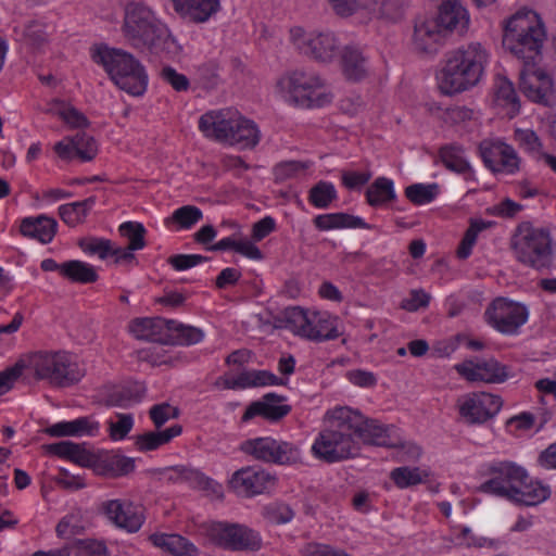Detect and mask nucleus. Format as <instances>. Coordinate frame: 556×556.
<instances>
[{
    "label": "nucleus",
    "mask_w": 556,
    "mask_h": 556,
    "mask_svg": "<svg viewBox=\"0 0 556 556\" xmlns=\"http://www.w3.org/2000/svg\"><path fill=\"white\" fill-rule=\"evenodd\" d=\"M182 431L180 425H174L163 431H149L140 434L136 439V445L139 451H154L160 446L167 444Z\"/></svg>",
    "instance_id": "33"
},
{
    "label": "nucleus",
    "mask_w": 556,
    "mask_h": 556,
    "mask_svg": "<svg viewBox=\"0 0 556 556\" xmlns=\"http://www.w3.org/2000/svg\"><path fill=\"white\" fill-rule=\"evenodd\" d=\"M203 218L202 211L194 205H184L174 211L165 222L175 223L181 229H190Z\"/></svg>",
    "instance_id": "43"
},
{
    "label": "nucleus",
    "mask_w": 556,
    "mask_h": 556,
    "mask_svg": "<svg viewBox=\"0 0 556 556\" xmlns=\"http://www.w3.org/2000/svg\"><path fill=\"white\" fill-rule=\"evenodd\" d=\"M78 245L85 253L98 255L101 260H105L112 252L111 240L104 238H81L78 241Z\"/></svg>",
    "instance_id": "47"
},
{
    "label": "nucleus",
    "mask_w": 556,
    "mask_h": 556,
    "mask_svg": "<svg viewBox=\"0 0 556 556\" xmlns=\"http://www.w3.org/2000/svg\"><path fill=\"white\" fill-rule=\"evenodd\" d=\"M431 18L447 36L453 31L462 34L469 25V14L462 0H442L437 15Z\"/></svg>",
    "instance_id": "23"
},
{
    "label": "nucleus",
    "mask_w": 556,
    "mask_h": 556,
    "mask_svg": "<svg viewBox=\"0 0 556 556\" xmlns=\"http://www.w3.org/2000/svg\"><path fill=\"white\" fill-rule=\"evenodd\" d=\"M210 257L200 254H175L168 257V264L178 271L187 270L203 262L208 261Z\"/></svg>",
    "instance_id": "55"
},
{
    "label": "nucleus",
    "mask_w": 556,
    "mask_h": 556,
    "mask_svg": "<svg viewBox=\"0 0 556 556\" xmlns=\"http://www.w3.org/2000/svg\"><path fill=\"white\" fill-rule=\"evenodd\" d=\"M166 471L169 472L170 481H185L192 488L222 495V485L197 469L178 465L167 468Z\"/></svg>",
    "instance_id": "26"
},
{
    "label": "nucleus",
    "mask_w": 556,
    "mask_h": 556,
    "mask_svg": "<svg viewBox=\"0 0 556 556\" xmlns=\"http://www.w3.org/2000/svg\"><path fill=\"white\" fill-rule=\"evenodd\" d=\"M169 337L173 342L169 345H191L199 343L204 338V333L200 328L186 326L175 320V325L170 327Z\"/></svg>",
    "instance_id": "40"
},
{
    "label": "nucleus",
    "mask_w": 556,
    "mask_h": 556,
    "mask_svg": "<svg viewBox=\"0 0 556 556\" xmlns=\"http://www.w3.org/2000/svg\"><path fill=\"white\" fill-rule=\"evenodd\" d=\"M495 225V222L492 220H483L471 218L469 223V227L465 231V235L457 248L456 254L460 260H466L470 256L473 245L477 242L478 235L491 228Z\"/></svg>",
    "instance_id": "38"
},
{
    "label": "nucleus",
    "mask_w": 556,
    "mask_h": 556,
    "mask_svg": "<svg viewBox=\"0 0 556 556\" xmlns=\"http://www.w3.org/2000/svg\"><path fill=\"white\" fill-rule=\"evenodd\" d=\"M427 473H424L418 467H397L390 472V478L400 489H406L424 481Z\"/></svg>",
    "instance_id": "44"
},
{
    "label": "nucleus",
    "mask_w": 556,
    "mask_h": 556,
    "mask_svg": "<svg viewBox=\"0 0 556 556\" xmlns=\"http://www.w3.org/2000/svg\"><path fill=\"white\" fill-rule=\"evenodd\" d=\"M78 556H109V549L103 541L79 539L74 542Z\"/></svg>",
    "instance_id": "52"
},
{
    "label": "nucleus",
    "mask_w": 556,
    "mask_h": 556,
    "mask_svg": "<svg viewBox=\"0 0 556 556\" xmlns=\"http://www.w3.org/2000/svg\"><path fill=\"white\" fill-rule=\"evenodd\" d=\"M480 154L485 166L492 172L515 174L519 170L520 159L516 150L503 141L482 142Z\"/></svg>",
    "instance_id": "17"
},
{
    "label": "nucleus",
    "mask_w": 556,
    "mask_h": 556,
    "mask_svg": "<svg viewBox=\"0 0 556 556\" xmlns=\"http://www.w3.org/2000/svg\"><path fill=\"white\" fill-rule=\"evenodd\" d=\"M75 144V154L84 162L92 161L98 153V144L94 138L85 131H79L72 137Z\"/></svg>",
    "instance_id": "46"
},
{
    "label": "nucleus",
    "mask_w": 556,
    "mask_h": 556,
    "mask_svg": "<svg viewBox=\"0 0 556 556\" xmlns=\"http://www.w3.org/2000/svg\"><path fill=\"white\" fill-rule=\"evenodd\" d=\"M545 38L540 16L533 10L521 9L506 22L503 46L522 61L519 73L522 93L533 102L551 105L554 97L552 78L536 68Z\"/></svg>",
    "instance_id": "2"
},
{
    "label": "nucleus",
    "mask_w": 556,
    "mask_h": 556,
    "mask_svg": "<svg viewBox=\"0 0 556 556\" xmlns=\"http://www.w3.org/2000/svg\"><path fill=\"white\" fill-rule=\"evenodd\" d=\"M514 139L520 148L528 152H536L542 147L540 138L531 129H516L514 132Z\"/></svg>",
    "instance_id": "60"
},
{
    "label": "nucleus",
    "mask_w": 556,
    "mask_h": 556,
    "mask_svg": "<svg viewBox=\"0 0 556 556\" xmlns=\"http://www.w3.org/2000/svg\"><path fill=\"white\" fill-rule=\"evenodd\" d=\"M516 258L536 270L549 268L553 263V247L549 232L534 228L530 223L520 224L511 242Z\"/></svg>",
    "instance_id": "8"
},
{
    "label": "nucleus",
    "mask_w": 556,
    "mask_h": 556,
    "mask_svg": "<svg viewBox=\"0 0 556 556\" xmlns=\"http://www.w3.org/2000/svg\"><path fill=\"white\" fill-rule=\"evenodd\" d=\"M326 417L328 426L318 433L312 452L327 464L356 457L361 442L384 447L404 446L399 437L392 435L393 428L366 418L361 412L348 406L334 407L326 413Z\"/></svg>",
    "instance_id": "1"
},
{
    "label": "nucleus",
    "mask_w": 556,
    "mask_h": 556,
    "mask_svg": "<svg viewBox=\"0 0 556 556\" xmlns=\"http://www.w3.org/2000/svg\"><path fill=\"white\" fill-rule=\"evenodd\" d=\"M25 368L31 369L37 379L59 388L71 387L85 375L65 352H37L28 357Z\"/></svg>",
    "instance_id": "9"
},
{
    "label": "nucleus",
    "mask_w": 556,
    "mask_h": 556,
    "mask_svg": "<svg viewBox=\"0 0 556 556\" xmlns=\"http://www.w3.org/2000/svg\"><path fill=\"white\" fill-rule=\"evenodd\" d=\"M118 421H110V437L115 440H123L127 437L134 426V418L131 414H117Z\"/></svg>",
    "instance_id": "59"
},
{
    "label": "nucleus",
    "mask_w": 556,
    "mask_h": 556,
    "mask_svg": "<svg viewBox=\"0 0 556 556\" xmlns=\"http://www.w3.org/2000/svg\"><path fill=\"white\" fill-rule=\"evenodd\" d=\"M338 199L336 187L332 182L320 180L308 192V201L317 208H328Z\"/></svg>",
    "instance_id": "39"
},
{
    "label": "nucleus",
    "mask_w": 556,
    "mask_h": 556,
    "mask_svg": "<svg viewBox=\"0 0 556 556\" xmlns=\"http://www.w3.org/2000/svg\"><path fill=\"white\" fill-rule=\"evenodd\" d=\"M378 5L381 17L396 22L403 17L406 3L403 0H382Z\"/></svg>",
    "instance_id": "56"
},
{
    "label": "nucleus",
    "mask_w": 556,
    "mask_h": 556,
    "mask_svg": "<svg viewBox=\"0 0 556 556\" xmlns=\"http://www.w3.org/2000/svg\"><path fill=\"white\" fill-rule=\"evenodd\" d=\"M439 156L444 166L457 174L471 172L468 161L464 157V149L458 143L444 144L439 149Z\"/></svg>",
    "instance_id": "35"
},
{
    "label": "nucleus",
    "mask_w": 556,
    "mask_h": 556,
    "mask_svg": "<svg viewBox=\"0 0 556 556\" xmlns=\"http://www.w3.org/2000/svg\"><path fill=\"white\" fill-rule=\"evenodd\" d=\"M279 85L288 90L290 101L302 109L323 108L332 100L321 78L314 73L293 71Z\"/></svg>",
    "instance_id": "10"
},
{
    "label": "nucleus",
    "mask_w": 556,
    "mask_h": 556,
    "mask_svg": "<svg viewBox=\"0 0 556 556\" xmlns=\"http://www.w3.org/2000/svg\"><path fill=\"white\" fill-rule=\"evenodd\" d=\"M485 321L503 334H516L528 320V309L525 305L497 298L484 312Z\"/></svg>",
    "instance_id": "13"
},
{
    "label": "nucleus",
    "mask_w": 556,
    "mask_h": 556,
    "mask_svg": "<svg viewBox=\"0 0 556 556\" xmlns=\"http://www.w3.org/2000/svg\"><path fill=\"white\" fill-rule=\"evenodd\" d=\"M286 401L287 397L283 395L275 392L266 393L247 407L242 421L247 422L256 416H261L270 422H278L292 409L290 405L283 404Z\"/></svg>",
    "instance_id": "19"
},
{
    "label": "nucleus",
    "mask_w": 556,
    "mask_h": 556,
    "mask_svg": "<svg viewBox=\"0 0 556 556\" xmlns=\"http://www.w3.org/2000/svg\"><path fill=\"white\" fill-rule=\"evenodd\" d=\"M241 450L266 463L293 465L301 462V451L298 445L269 437L248 440L242 443Z\"/></svg>",
    "instance_id": "11"
},
{
    "label": "nucleus",
    "mask_w": 556,
    "mask_h": 556,
    "mask_svg": "<svg viewBox=\"0 0 556 556\" xmlns=\"http://www.w3.org/2000/svg\"><path fill=\"white\" fill-rule=\"evenodd\" d=\"M496 97L498 100L510 104L513 109L519 110L520 103L514 85L507 78H500L496 84Z\"/></svg>",
    "instance_id": "58"
},
{
    "label": "nucleus",
    "mask_w": 556,
    "mask_h": 556,
    "mask_svg": "<svg viewBox=\"0 0 556 556\" xmlns=\"http://www.w3.org/2000/svg\"><path fill=\"white\" fill-rule=\"evenodd\" d=\"M304 556H351L342 549H334L329 545L308 543L303 548Z\"/></svg>",
    "instance_id": "64"
},
{
    "label": "nucleus",
    "mask_w": 556,
    "mask_h": 556,
    "mask_svg": "<svg viewBox=\"0 0 556 556\" xmlns=\"http://www.w3.org/2000/svg\"><path fill=\"white\" fill-rule=\"evenodd\" d=\"M123 34L135 49L156 55L175 58L181 46L165 24L141 2H130L125 8Z\"/></svg>",
    "instance_id": "4"
},
{
    "label": "nucleus",
    "mask_w": 556,
    "mask_h": 556,
    "mask_svg": "<svg viewBox=\"0 0 556 556\" xmlns=\"http://www.w3.org/2000/svg\"><path fill=\"white\" fill-rule=\"evenodd\" d=\"M337 48V40L331 33L309 34L308 37L303 40V45L299 46V49L304 54L320 62L332 60Z\"/></svg>",
    "instance_id": "27"
},
{
    "label": "nucleus",
    "mask_w": 556,
    "mask_h": 556,
    "mask_svg": "<svg viewBox=\"0 0 556 556\" xmlns=\"http://www.w3.org/2000/svg\"><path fill=\"white\" fill-rule=\"evenodd\" d=\"M484 475L489 479L481 483L478 489L480 492L520 505L535 506L551 495L548 485L533 481L523 467L510 460L489 464Z\"/></svg>",
    "instance_id": "3"
},
{
    "label": "nucleus",
    "mask_w": 556,
    "mask_h": 556,
    "mask_svg": "<svg viewBox=\"0 0 556 556\" xmlns=\"http://www.w3.org/2000/svg\"><path fill=\"white\" fill-rule=\"evenodd\" d=\"M100 511L117 528L136 533L144 522L142 508L131 502L110 500L101 504Z\"/></svg>",
    "instance_id": "14"
},
{
    "label": "nucleus",
    "mask_w": 556,
    "mask_h": 556,
    "mask_svg": "<svg viewBox=\"0 0 556 556\" xmlns=\"http://www.w3.org/2000/svg\"><path fill=\"white\" fill-rule=\"evenodd\" d=\"M149 415L154 426L160 429L170 418H177L179 409L168 403H161L153 405L149 410Z\"/></svg>",
    "instance_id": "53"
},
{
    "label": "nucleus",
    "mask_w": 556,
    "mask_h": 556,
    "mask_svg": "<svg viewBox=\"0 0 556 556\" xmlns=\"http://www.w3.org/2000/svg\"><path fill=\"white\" fill-rule=\"evenodd\" d=\"M62 276L76 283H92L99 278L96 268L83 261L71 260L62 263Z\"/></svg>",
    "instance_id": "34"
},
{
    "label": "nucleus",
    "mask_w": 556,
    "mask_h": 556,
    "mask_svg": "<svg viewBox=\"0 0 556 556\" xmlns=\"http://www.w3.org/2000/svg\"><path fill=\"white\" fill-rule=\"evenodd\" d=\"M175 325L174 319L162 317L136 318L130 325V332L139 340L156 342L169 345L173 340L169 337L170 327Z\"/></svg>",
    "instance_id": "20"
},
{
    "label": "nucleus",
    "mask_w": 556,
    "mask_h": 556,
    "mask_svg": "<svg viewBox=\"0 0 556 556\" xmlns=\"http://www.w3.org/2000/svg\"><path fill=\"white\" fill-rule=\"evenodd\" d=\"M199 129L208 138L239 146L254 148L261 138L257 125L236 111H211L199 119Z\"/></svg>",
    "instance_id": "7"
},
{
    "label": "nucleus",
    "mask_w": 556,
    "mask_h": 556,
    "mask_svg": "<svg viewBox=\"0 0 556 556\" xmlns=\"http://www.w3.org/2000/svg\"><path fill=\"white\" fill-rule=\"evenodd\" d=\"M58 231V222L47 215L29 216L21 220L22 236L35 239L42 244L50 243Z\"/></svg>",
    "instance_id": "24"
},
{
    "label": "nucleus",
    "mask_w": 556,
    "mask_h": 556,
    "mask_svg": "<svg viewBox=\"0 0 556 556\" xmlns=\"http://www.w3.org/2000/svg\"><path fill=\"white\" fill-rule=\"evenodd\" d=\"M394 184L390 178L378 177L366 190L367 203L372 207L381 206L395 200Z\"/></svg>",
    "instance_id": "36"
},
{
    "label": "nucleus",
    "mask_w": 556,
    "mask_h": 556,
    "mask_svg": "<svg viewBox=\"0 0 556 556\" xmlns=\"http://www.w3.org/2000/svg\"><path fill=\"white\" fill-rule=\"evenodd\" d=\"M313 223L314 226L321 231L340 228L374 229L376 227L375 225L366 223L359 216H354L343 212L317 215Z\"/></svg>",
    "instance_id": "30"
},
{
    "label": "nucleus",
    "mask_w": 556,
    "mask_h": 556,
    "mask_svg": "<svg viewBox=\"0 0 556 556\" xmlns=\"http://www.w3.org/2000/svg\"><path fill=\"white\" fill-rule=\"evenodd\" d=\"M309 317L306 311L299 306H291L285 309V321H287V329L295 334L304 337L306 327L309 326Z\"/></svg>",
    "instance_id": "45"
},
{
    "label": "nucleus",
    "mask_w": 556,
    "mask_h": 556,
    "mask_svg": "<svg viewBox=\"0 0 556 556\" xmlns=\"http://www.w3.org/2000/svg\"><path fill=\"white\" fill-rule=\"evenodd\" d=\"M264 515L270 522L283 525L290 522L295 514L288 504L277 502L265 506Z\"/></svg>",
    "instance_id": "50"
},
{
    "label": "nucleus",
    "mask_w": 556,
    "mask_h": 556,
    "mask_svg": "<svg viewBox=\"0 0 556 556\" xmlns=\"http://www.w3.org/2000/svg\"><path fill=\"white\" fill-rule=\"evenodd\" d=\"M501 396L491 393H473L459 406V414L470 424H483L494 417L502 408Z\"/></svg>",
    "instance_id": "16"
},
{
    "label": "nucleus",
    "mask_w": 556,
    "mask_h": 556,
    "mask_svg": "<svg viewBox=\"0 0 556 556\" xmlns=\"http://www.w3.org/2000/svg\"><path fill=\"white\" fill-rule=\"evenodd\" d=\"M58 115L73 128H86L90 124L80 111L71 105H63L58 111Z\"/></svg>",
    "instance_id": "57"
},
{
    "label": "nucleus",
    "mask_w": 556,
    "mask_h": 556,
    "mask_svg": "<svg viewBox=\"0 0 556 556\" xmlns=\"http://www.w3.org/2000/svg\"><path fill=\"white\" fill-rule=\"evenodd\" d=\"M275 478L257 467H244L237 470L230 481V486L244 496L262 494L274 485Z\"/></svg>",
    "instance_id": "18"
},
{
    "label": "nucleus",
    "mask_w": 556,
    "mask_h": 556,
    "mask_svg": "<svg viewBox=\"0 0 556 556\" xmlns=\"http://www.w3.org/2000/svg\"><path fill=\"white\" fill-rule=\"evenodd\" d=\"M119 235L128 240L129 250H142L147 245L144 226L139 222H125L118 227Z\"/></svg>",
    "instance_id": "42"
},
{
    "label": "nucleus",
    "mask_w": 556,
    "mask_h": 556,
    "mask_svg": "<svg viewBox=\"0 0 556 556\" xmlns=\"http://www.w3.org/2000/svg\"><path fill=\"white\" fill-rule=\"evenodd\" d=\"M92 61L101 66L113 84L132 97H141L149 83L143 64L131 53L108 46H101L92 52Z\"/></svg>",
    "instance_id": "6"
},
{
    "label": "nucleus",
    "mask_w": 556,
    "mask_h": 556,
    "mask_svg": "<svg viewBox=\"0 0 556 556\" xmlns=\"http://www.w3.org/2000/svg\"><path fill=\"white\" fill-rule=\"evenodd\" d=\"M207 535L214 543L230 551H258L262 547L260 534L239 523L213 522Z\"/></svg>",
    "instance_id": "12"
},
{
    "label": "nucleus",
    "mask_w": 556,
    "mask_h": 556,
    "mask_svg": "<svg viewBox=\"0 0 556 556\" xmlns=\"http://www.w3.org/2000/svg\"><path fill=\"white\" fill-rule=\"evenodd\" d=\"M447 35L430 18L417 20L414 27V48L424 54H435L445 43Z\"/></svg>",
    "instance_id": "21"
},
{
    "label": "nucleus",
    "mask_w": 556,
    "mask_h": 556,
    "mask_svg": "<svg viewBox=\"0 0 556 556\" xmlns=\"http://www.w3.org/2000/svg\"><path fill=\"white\" fill-rule=\"evenodd\" d=\"M96 204V197H89L83 201L63 204L59 207L60 218L70 227L83 223L89 211Z\"/></svg>",
    "instance_id": "37"
},
{
    "label": "nucleus",
    "mask_w": 556,
    "mask_h": 556,
    "mask_svg": "<svg viewBox=\"0 0 556 556\" xmlns=\"http://www.w3.org/2000/svg\"><path fill=\"white\" fill-rule=\"evenodd\" d=\"M456 371L468 381L502 383L508 378L506 366L495 358H475L455 365Z\"/></svg>",
    "instance_id": "15"
},
{
    "label": "nucleus",
    "mask_w": 556,
    "mask_h": 556,
    "mask_svg": "<svg viewBox=\"0 0 556 556\" xmlns=\"http://www.w3.org/2000/svg\"><path fill=\"white\" fill-rule=\"evenodd\" d=\"M343 74L349 80L359 81L367 74V61L355 46H345L341 53Z\"/></svg>",
    "instance_id": "31"
},
{
    "label": "nucleus",
    "mask_w": 556,
    "mask_h": 556,
    "mask_svg": "<svg viewBox=\"0 0 556 556\" xmlns=\"http://www.w3.org/2000/svg\"><path fill=\"white\" fill-rule=\"evenodd\" d=\"M371 178L370 172H351L343 170L341 173L342 185L349 190L359 189L365 186Z\"/></svg>",
    "instance_id": "63"
},
{
    "label": "nucleus",
    "mask_w": 556,
    "mask_h": 556,
    "mask_svg": "<svg viewBox=\"0 0 556 556\" xmlns=\"http://www.w3.org/2000/svg\"><path fill=\"white\" fill-rule=\"evenodd\" d=\"M160 77L177 92L187 91L190 87L188 77L172 66H164L160 72Z\"/></svg>",
    "instance_id": "54"
},
{
    "label": "nucleus",
    "mask_w": 556,
    "mask_h": 556,
    "mask_svg": "<svg viewBox=\"0 0 556 556\" xmlns=\"http://www.w3.org/2000/svg\"><path fill=\"white\" fill-rule=\"evenodd\" d=\"M90 468L97 475L114 477V453L106 451L94 453Z\"/></svg>",
    "instance_id": "51"
},
{
    "label": "nucleus",
    "mask_w": 556,
    "mask_h": 556,
    "mask_svg": "<svg viewBox=\"0 0 556 556\" xmlns=\"http://www.w3.org/2000/svg\"><path fill=\"white\" fill-rule=\"evenodd\" d=\"M100 425L90 417H79L74 420L60 421L47 427L43 432L53 438L62 437H93L99 432Z\"/></svg>",
    "instance_id": "25"
},
{
    "label": "nucleus",
    "mask_w": 556,
    "mask_h": 556,
    "mask_svg": "<svg viewBox=\"0 0 556 556\" xmlns=\"http://www.w3.org/2000/svg\"><path fill=\"white\" fill-rule=\"evenodd\" d=\"M23 369H25V362L20 361L0 372V396L12 389L14 381L23 374Z\"/></svg>",
    "instance_id": "61"
},
{
    "label": "nucleus",
    "mask_w": 556,
    "mask_h": 556,
    "mask_svg": "<svg viewBox=\"0 0 556 556\" xmlns=\"http://www.w3.org/2000/svg\"><path fill=\"white\" fill-rule=\"evenodd\" d=\"M174 12L185 22L203 24L222 10L220 0H169Z\"/></svg>",
    "instance_id": "22"
},
{
    "label": "nucleus",
    "mask_w": 556,
    "mask_h": 556,
    "mask_svg": "<svg viewBox=\"0 0 556 556\" xmlns=\"http://www.w3.org/2000/svg\"><path fill=\"white\" fill-rule=\"evenodd\" d=\"M439 194V185L413 184L405 188L406 198L415 205L431 203Z\"/></svg>",
    "instance_id": "41"
},
{
    "label": "nucleus",
    "mask_w": 556,
    "mask_h": 556,
    "mask_svg": "<svg viewBox=\"0 0 556 556\" xmlns=\"http://www.w3.org/2000/svg\"><path fill=\"white\" fill-rule=\"evenodd\" d=\"M486 62L488 53L478 42L447 52L438 74L440 90L452 96L476 86Z\"/></svg>",
    "instance_id": "5"
},
{
    "label": "nucleus",
    "mask_w": 556,
    "mask_h": 556,
    "mask_svg": "<svg viewBox=\"0 0 556 556\" xmlns=\"http://www.w3.org/2000/svg\"><path fill=\"white\" fill-rule=\"evenodd\" d=\"M149 541L173 556H198V547L188 539L176 533H153Z\"/></svg>",
    "instance_id": "28"
},
{
    "label": "nucleus",
    "mask_w": 556,
    "mask_h": 556,
    "mask_svg": "<svg viewBox=\"0 0 556 556\" xmlns=\"http://www.w3.org/2000/svg\"><path fill=\"white\" fill-rule=\"evenodd\" d=\"M146 386L142 382L134 381L111 390L104 403L110 407L128 408L134 404L140 403L146 394Z\"/></svg>",
    "instance_id": "29"
},
{
    "label": "nucleus",
    "mask_w": 556,
    "mask_h": 556,
    "mask_svg": "<svg viewBox=\"0 0 556 556\" xmlns=\"http://www.w3.org/2000/svg\"><path fill=\"white\" fill-rule=\"evenodd\" d=\"M430 302V295L424 290H412L408 298L404 299L401 307L408 312H415L419 308L427 307Z\"/></svg>",
    "instance_id": "62"
},
{
    "label": "nucleus",
    "mask_w": 556,
    "mask_h": 556,
    "mask_svg": "<svg viewBox=\"0 0 556 556\" xmlns=\"http://www.w3.org/2000/svg\"><path fill=\"white\" fill-rule=\"evenodd\" d=\"M311 166L309 162L302 161H285L274 167V176L276 181H285L295 178L304 173Z\"/></svg>",
    "instance_id": "48"
},
{
    "label": "nucleus",
    "mask_w": 556,
    "mask_h": 556,
    "mask_svg": "<svg viewBox=\"0 0 556 556\" xmlns=\"http://www.w3.org/2000/svg\"><path fill=\"white\" fill-rule=\"evenodd\" d=\"M339 337V331L333 320L325 314L314 312L309 317V326L306 327L304 338L312 341L323 342L333 340Z\"/></svg>",
    "instance_id": "32"
},
{
    "label": "nucleus",
    "mask_w": 556,
    "mask_h": 556,
    "mask_svg": "<svg viewBox=\"0 0 556 556\" xmlns=\"http://www.w3.org/2000/svg\"><path fill=\"white\" fill-rule=\"evenodd\" d=\"M23 38L34 48H40L47 42V25L39 21H30L23 26Z\"/></svg>",
    "instance_id": "49"
}]
</instances>
